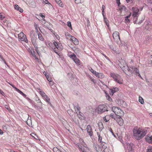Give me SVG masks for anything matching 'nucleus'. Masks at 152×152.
I'll return each mask as SVG.
<instances>
[{"mask_svg":"<svg viewBox=\"0 0 152 152\" xmlns=\"http://www.w3.org/2000/svg\"><path fill=\"white\" fill-rule=\"evenodd\" d=\"M133 136L137 140L142 139L147 133V131L145 129L139 128L134 129L133 130Z\"/></svg>","mask_w":152,"mask_h":152,"instance_id":"obj_1","label":"nucleus"},{"mask_svg":"<svg viewBox=\"0 0 152 152\" xmlns=\"http://www.w3.org/2000/svg\"><path fill=\"white\" fill-rule=\"evenodd\" d=\"M126 72L129 74L130 75H132L133 73L134 75L138 76L142 79V77L139 73V69L134 66H131L129 67L128 66V68L126 69Z\"/></svg>","mask_w":152,"mask_h":152,"instance_id":"obj_2","label":"nucleus"},{"mask_svg":"<svg viewBox=\"0 0 152 152\" xmlns=\"http://www.w3.org/2000/svg\"><path fill=\"white\" fill-rule=\"evenodd\" d=\"M110 76L112 77L113 80L115 82L122 84L123 83V80L119 74L114 72H111L110 74Z\"/></svg>","mask_w":152,"mask_h":152,"instance_id":"obj_3","label":"nucleus"},{"mask_svg":"<svg viewBox=\"0 0 152 152\" xmlns=\"http://www.w3.org/2000/svg\"><path fill=\"white\" fill-rule=\"evenodd\" d=\"M112 110L116 115H118L117 117H120L123 115L124 114V112L120 108L115 106L113 107Z\"/></svg>","mask_w":152,"mask_h":152,"instance_id":"obj_4","label":"nucleus"},{"mask_svg":"<svg viewBox=\"0 0 152 152\" xmlns=\"http://www.w3.org/2000/svg\"><path fill=\"white\" fill-rule=\"evenodd\" d=\"M96 110L99 114H101L105 111H107V107L104 104L99 105L96 108Z\"/></svg>","mask_w":152,"mask_h":152,"instance_id":"obj_5","label":"nucleus"},{"mask_svg":"<svg viewBox=\"0 0 152 152\" xmlns=\"http://www.w3.org/2000/svg\"><path fill=\"white\" fill-rule=\"evenodd\" d=\"M97 135L98 137V141L102 143V149H103L104 152H108L107 151L109 150L108 148H107V146L105 145V143L104 141L102 140V137H101L99 132L97 133Z\"/></svg>","mask_w":152,"mask_h":152,"instance_id":"obj_6","label":"nucleus"},{"mask_svg":"<svg viewBox=\"0 0 152 152\" xmlns=\"http://www.w3.org/2000/svg\"><path fill=\"white\" fill-rule=\"evenodd\" d=\"M118 65L122 69L123 71L126 74L127 73H126L127 68H128V66L127 64L124 61H119L118 64Z\"/></svg>","mask_w":152,"mask_h":152,"instance_id":"obj_7","label":"nucleus"},{"mask_svg":"<svg viewBox=\"0 0 152 152\" xmlns=\"http://www.w3.org/2000/svg\"><path fill=\"white\" fill-rule=\"evenodd\" d=\"M26 99L28 100V101L30 102L33 106L35 108H37L42 109V103L40 101L38 103L39 106H37L36 105L35 103L33 100H31L28 97H26Z\"/></svg>","mask_w":152,"mask_h":152,"instance_id":"obj_8","label":"nucleus"},{"mask_svg":"<svg viewBox=\"0 0 152 152\" xmlns=\"http://www.w3.org/2000/svg\"><path fill=\"white\" fill-rule=\"evenodd\" d=\"M113 36L115 41L118 43L120 42L121 41L120 38L119 36V33L118 32L115 31L113 34Z\"/></svg>","mask_w":152,"mask_h":152,"instance_id":"obj_9","label":"nucleus"},{"mask_svg":"<svg viewBox=\"0 0 152 152\" xmlns=\"http://www.w3.org/2000/svg\"><path fill=\"white\" fill-rule=\"evenodd\" d=\"M86 129L88 135L91 137H92L93 136V132L91 126L90 125H88L87 126Z\"/></svg>","mask_w":152,"mask_h":152,"instance_id":"obj_10","label":"nucleus"},{"mask_svg":"<svg viewBox=\"0 0 152 152\" xmlns=\"http://www.w3.org/2000/svg\"><path fill=\"white\" fill-rule=\"evenodd\" d=\"M126 145L127 146V148L129 152H134L133 148L134 147V145L132 143H129L128 142H126Z\"/></svg>","mask_w":152,"mask_h":152,"instance_id":"obj_11","label":"nucleus"},{"mask_svg":"<svg viewBox=\"0 0 152 152\" xmlns=\"http://www.w3.org/2000/svg\"><path fill=\"white\" fill-rule=\"evenodd\" d=\"M133 13L132 16L134 17H137L138 16V12L139 11V10L136 7H133L132 8Z\"/></svg>","mask_w":152,"mask_h":152,"instance_id":"obj_12","label":"nucleus"},{"mask_svg":"<svg viewBox=\"0 0 152 152\" xmlns=\"http://www.w3.org/2000/svg\"><path fill=\"white\" fill-rule=\"evenodd\" d=\"M78 148L81 152H89V149L88 147H83L80 145H78Z\"/></svg>","mask_w":152,"mask_h":152,"instance_id":"obj_13","label":"nucleus"},{"mask_svg":"<svg viewBox=\"0 0 152 152\" xmlns=\"http://www.w3.org/2000/svg\"><path fill=\"white\" fill-rule=\"evenodd\" d=\"M31 42L32 44L34 45L35 48H37V43H36V38L35 37H31Z\"/></svg>","mask_w":152,"mask_h":152,"instance_id":"obj_14","label":"nucleus"},{"mask_svg":"<svg viewBox=\"0 0 152 152\" xmlns=\"http://www.w3.org/2000/svg\"><path fill=\"white\" fill-rule=\"evenodd\" d=\"M118 117V118L116 119V121L118 122V124L120 126H122L124 124V121L123 119L122 118H121V117Z\"/></svg>","mask_w":152,"mask_h":152,"instance_id":"obj_15","label":"nucleus"},{"mask_svg":"<svg viewBox=\"0 0 152 152\" xmlns=\"http://www.w3.org/2000/svg\"><path fill=\"white\" fill-rule=\"evenodd\" d=\"M70 40L72 41L75 45H77L79 44V42L77 39L73 36L71 38Z\"/></svg>","mask_w":152,"mask_h":152,"instance_id":"obj_16","label":"nucleus"},{"mask_svg":"<svg viewBox=\"0 0 152 152\" xmlns=\"http://www.w3.org/2000/svg\"><path fill=\"white\" fill-rule=\"evenodd\" d=\"M43 98L48 103L51 107H52V105L50 102V99L47 95H46L43 97Z\"/></svg>","mask_w":152,"mask_h":152,"instance_id":"obj_17","label":"nucleus"},{"mask_svg":"<svg viewBox=\"0 0 152 152\" xmlns=\"http://www.w3.org/2000/svg\"><path fill=\"white\" fill-rule=\"evenodd\" d=\"M146 141L150 143H152V135L151 136L147 135L145 137Z\"/></svg>","mask_w":152,"mask_h":152,"instance_id":"obj_18","label":"nucleus"},{"mask_svg":"<svg viewBox=\"0 0 152 152\" xmlns=\"http://www.w3.org/2000/svg\"><path fill=\"white\" fill-rule=\"evenodd\" d=\"M80 143H78L77 145V146H78V145H80L81 146H83V147H86L87 146L86 145L85 143L84 142L82 138H80L79 139Z\"/></svg>","mask_w":152,"mask_h":152,"instance_id":"obj_19","label":"nucleus"},{"mask_svg":"<svg viewBox=\"0 0 152 152\" xmlns=\"http://www.w3.org/2000/svg\"><path fill=\"white\" fill-rule=\"evenodd\" d=\"M95 76L99 78H103L104 77V75L102 73L96 72L94 74Z\"/></svg>","mask_w":152,"mask_h":152,"instance_id":"obj_20","label":"nucleus"},{"mask_svg":"<svg viewBox=\"0 0 152 152\" xmlns=\"http://www.w3.org/2000/svg\"><path fill=\"white\" fill-rule=\"evenodd\" d=\"M14 8L15 10H18L21 13L23 12V9L20 7L17 4H15L14 5Z\"/></svg>","mask_w":152,"mask_h":152,"instance_id":"obj_21","label":"nucleus"},{"mask_svg":"<svg viewBox=\"0 0 152 152\" xmlns=\"http://www.w3.org/2000/svg\"><path fill=\"white\" fill-rule=\"evenodd\" d=\"M19 39L22 41H24L26 43H27L28 42V39L26 38V36L25 34H24L23 36L22 37H21Z\"/></svg>","mask_w":152,"mask_h":152,"instance_id":"obj_22","label":"nucleus"},{"mask_svg":"<svg viewBox=\"0 0 152 152\" xmlns=\"http://www.w3.org/2000/svg\"><path fill=\"white\" fill-rule=\"evenodd\" d=\"M119 7V9L120 11H126V8L125 7V6L123 5H119L118 6Z\"/></svg>","mask_w":152,"mask_h":152,"instance_id":"obj_23","label":"nucleus"},{"mask_svg":"<svg viewBox=\"0 0 152 152\" xmlns=\"http://www.w3.org/2000/svg\"><path fill=\"white\" fill-rule=\"evenodd\" d=\"M118 88L117 87L113 88L110 89V91L113 95L114 93L118 91Z\"/></svg>","mask_w":152,"mask_h":152,"instance_id":"obj_24","label":"nucleus"},{"mask_svg":"<svg viewBox=\"0 0 152 152\" xmlns=\"http://www.w3.org/2000/svg\"><path fill=\"white\" fill-rule=\"evenodd\" d=\"M10 85H11V86H12L13 87L15 88H16V90H17V91L20 94H21L22 95H23V96H24V97H26V95L25 94H24L22 91H21L20 90H19V89L16 88V87H14V86H12V85H11V84H10Z\"/></svg>","mask_w":152,"mask_h":152,"instance_id":"obj_25","label":"nucleus"},{"mask_svg":"<svg viewBox=\"0 0 152 152\" xmlns=\"http://www.w3.org/2000/svg\"><path fill=\"white\" fill-rule=\"evenodd\" d=\"M118 115L115 113H111L110 114V116L112 118L114 119L115 120H116L118 118L117 117Z\"/></svg>","mask_w":152,"mask_h":152,"instance_id":"obj_26","label":"nucleus"},{"mask_svg":"<svg viewBox=\"0 0 152 152\" xmlns=\"http://www.w3.org/2000/svg\"><path fill=\"white\" fill-rule=\"evenodd\" d=\"M69 57L70 58H72V59L73 61H74L76 58H77L75 55L74 53H73L71 55H69Z\"/></svg>","mask_w":152,"mask_h":152,"instance_id":"obj_27","label":"nucleus"},{"mask_svg":"<svg viewBox=\"0 0 152 152\" xmlns=\"http://www.w3.org/2000/svg\"><path fill=\"white\" fill-rule=\"evenodd\" d=\"M98 126L99 127V130L100 131H101L102 130V129L104 128L103 126V124L102 122L99 123L98 124Z\"/></svg>","mask_w":152,"mask_h":152,"instance_id":"obj_28","label":"nucleus"},{"mask_svg":"<svg viewBox=\"0 0 152 152\" xmlns=\"http://www.w3.org/2000/svg\"><path fill=\"white\" fill-rule=\"evenodd\" d=\"M55 1L60 7H63V3L60 0H55Z\"/></svg>","mask_w":152,"mask_h":152,"instance_id":"obj_29","label":"nucleus"},{"mask_svg":"<svg viewBox=\"0 0 152 152\" xmlns=\"http://www.w3.org/2000/svg\"><path fill=\"white\" fill-rule=\"evenodd\" d=\"M38 39L41 41H43L44 39L43 38L42 34L39 32L37 33Z\"/></svg>","mask_w":152,"mask_h":152,"instance_id":"obj_30","label":"nucleus"},{"mask_svg":"<svg viewBox=\"0 0 152 152\" xmlns=\"http://www.w3.org/2000/svg\"><path fill=\"white\" fill-rule=\"evenodd\" d=\"M139 102L142 104H143L144 103L143 99L140 96H139Z\"/></svg>","mask_w":152,"mask_h":152,"instance_id":"obj_31","label":"nucleus"},{"mask_svg":"<svg viewBox=\"0 0 152 152\" xmlns=\"http://www.w3.org/2000/svg\"><path fill=\"white\" fill-rule=\"evenodd\" d=\"M104 18V22L106 23L107 26H109V24L108 23V20L107 18L105 17V16L104 15V16H103Z\"/></svg>","mask_w":152,"mask_h":152,"instance_id":"obj_32","label":"nucleus"},{"mask_svg":"<svg viewBox=\"0 0 152 152\" xmlns=\"http://www.w3.org/2000/svg\"><path fill=\"white\" fill-rule=\"evenodd\" d=\"M62 150L59 149L57 148H54L53 151L54 152H62Z\"/></svg>","mask_w":152,"mask_h":152,"instance_id":"obj_33","label":"nucleus"},{"mask_svg":"<svg viewBox=\"0 0 152 152\" xmlns=\"http://www.w3.org/2000/svg\"><path fill=\"white\" fill-rule=\"evenodd\" d=\"M39 93L43 98L46 95L45 93L43 91H41V90H39Z\"/></svg>","mask_w":152,"mask_h":152,"instance_id":"obj_34","label":"nucleus"},{"mask_svg":"<svg viewBox=\"0 0 152 152\" xmlns=\"http://www.w3.org/2000/svg\"><path fill=\"white\" fill-rule=\"evenodd\" d=\"M73 61L77 65H80V60L77 58Z\"/></svg>","mask_w":152,"mask_h":152,"instance_id":"obj_35","label":"nucleus"},{"mask_svg":"<svg viewBox=\"0 0 152 152\" xmlns=\"http://www.w3.org/2000/svg\"><path fill=\"white\" fill-rule=\"evenodd\" d=\"M75 108L76 109H77V113H78V111L79 110V105L78 104H77L74 106Z\"/></svg>","mask_w":152,"mask_h":152,"instance_id":"obj_36","label":"nucleus"},{"mask_svg":"<svg viewBox=\"0 0 152 152\" xmlns=\"http://www.w3.org/2000/svg\"><path fill=\"white\" fill-rule=\"evenodd\" d=\"M146 152H152V146H149L147 149Z\"/></svg>","mask_w":152,"mask_h":152,"instance_id":"obj_37","label":"nucleus"},{"mask_svg":"<svg viewBox=\"0 0 152 152\" xmlns=\"http://www.w3.org/2000/svg\"><path fill=\"white\" fill-rule=\"evenodd\" d=\"M53 44L58 49L59 48V47L58 45V42H53Z\"/></svg>","mask_w":152,"mask_h":152,"instance_id":"obj_38","label":"nucleus"},{"mask_svg":"<svg viewBox=\"0 0 152 152\" xmlns=\"http://www.w3.org/2000/svg\"><path fill=\"white\" fill-rule=\"evenodd\" d=\"M75 3L76 4H78L81 3V2H83V0H75Z\"/></svg>","mask_w":152,"mask_h":152,"instance_id":"obj_39","label":"nucleus"},{"mask_svg":"<svg viewBox=\"0 0 152 152\" xmlns=\"http://www.w3.org/2000/svg\"><path fill=\"white\" fill-rule=\"evenodd\" d=\"M30 36L31 38V37H33V36H34V32L33 31H31L30 33Z\"/></svg>","mask_w":152,"mask_h":152,"instance_id":"obj_40","label":"nucleus"},{"mask_svg":"<svg viewBox=\"0 0 152 152\" xmlns=\"http://www.w3.org/2000/svg\"><path fill=\"white\" fill-rule=\"evenodd\" d=\"M89 69L92 73H93L94 75L96 72L95 71L93 70L91 67L89 68Z\"/></svg>","mask_w":152,"mask_h":152,"instance_id":"obj_41","label":"nucleus"},{"mask_svg":"<svg viewBox=\"0 0 152 152\" xmlns=\"http://www.w3.org/2000/svg\"><path fill=\"white\" fill-rule=\"evenodd\" d=\"M46 77L49 81H51V80H52V78L49 76V75H46Z\"/></svg>","mask_w":152,"mask_h":152,"instance_id":"obj_42","label":"nucleus"},{"mask_svg":"<svg viewBox=\"0 0 152 152\" xmlns=\"http://www.w3.org/2000/svg\"><path fill=\"white\" fill-rule=\"evenodd\" d=\"M90 79L94 84H95L96 83V80L94 79H93L91 76L89 77Z\"/></svg>","mask_w":152,"mask_h":152,"instance_id":"obj_43","label":"nucleus"},{"mask_svg":"<svg viewBox=\"0 0 152 152\" xmlns=\"http://www.w3.org/2000/svg\"><path fill=\"white\" fill-rule=\"evenodd\" d=\"M24 34L22 32H21L18 35L19 39H20V38L21 37H23V36Z\"/></svg>","mask_w":152,"mask_h":152,"instance_id":"obj_44","label":"nucleus"},{"mask_svg":"<svg viewBox=\"0 0 152 152\" xmlns=\"http://www.w3.org/2000/svg\"><path fill=\"white\" fill-rule=\"evenodd\" d=\"M105 6L104 5H102V12L103 16H104V10Z\"/></svg>","mask_w":152,"mask_h":152,"instance_id":"obj_45","label":"nucleus"},{"mask_svg":"<svg viewBox=\"0 0 152 152\" xmlns=\"http://www.w3.org/2000/svg\"><path fill=\"white\" fill-rule=\"evenodd\" d=\"M67 25L68 26V27H69L71 29H72L71 22L70 21H68Z\"/></svg>","mask_w":152,"mask_h":152,"instance_id":"obj_46","label":"nucleus"},{"mask_svg":"<svg viewBox=\"0 0 152 152\" xmlns=\"http://www.w3.org/2000/svg\"><path fill=\"white\" fill-rule=\"evenodd\" d=\"M106 97L107 99L110 101H111L112 100V99L110 96L109 95H107L106 96Z\"/></svg>","mask_w":152,"mask_h":152,"instance_id":"obj_47","label":"nucleus"},{"mask_svg":"<svg viewBox=\"0 0 152 152\" xmlns=\"http://www.w3.org/2000/svg\"><path fill=\"white\" fill-rule=\"evenodd\" d=\"M0 60L4 62L5 64H6V62H5L4 58L0 54Z\"/></svg>","mask_w":152,"mask_h":152,"instance_id":"obj_48","label":"nucleus"},{"mask_svg":"<svg viewBox=\"0 0 152 152\" xmlns=\"http://www.w3.org/2000/svg\"><path fill=\"white\" fill-rule=\"evenodd\" d=\"M65 34L66 36L70 37L71 38L72 37V36L67 32H65Z\"/></svg>","mask_w":152,"mask_h":152,"instance_id":"obj_49","label":"nucleus"},{"mask_svg":"<svg viewBox=\"0 0 152 152\" xmlns=\"http://www.w3.org/2000/svg\"><path fill=\"white\" fill-rule=\"evenodd\" d=\"M31 54L32 55V56L35 58L36 57H37V56H36V55L35 54V52L33 51V52L32 51H31Z\"/></svg>","mask_w":152,"mask_h":152,"instance_id":"obj_50","label":"nucleus"},{"mask_svg":"<svg viewBox=\"0 0 152 152\" xmlns=\"http://www.w3.org/2000/svg\"><path fill=\"white\" fill-rule=\"evenodd\" d=\"M35 48V50L36 51L37 53L38 54V55H39V56H40V53L39 51L38 50V47H37V48Z\"/></svg>","mask_w":152,"mask_h":152,"instance_id":"obj_51","label":"nucleus"},{"mask_svg":"<svg viewBox=\"0 0 152 152\" xmlns=\"http://www.w3.org/2000/svg\"><path fill=\"white\" fill-rule=\"evenodd\" d=\"M5 17L2 15L1 13H0V20H2Z\"/></svg>","mask_w":152,"mask_h":152,"instance_id":"obj_52","label":"nucleus"},{"mask_svg":"<svg viewBox=\"0 0 152 152\" xmlns=\"http://www.w3.org/2000/svg\"><path fill=\"white\" fill-rule=\"evenodd\" d=\"M49 85L50 86H53L54 83V82L52 81V80H51V81H49Z\"/></svg>","mask_w":152,"mask_h":152,"instance_id":"obj_53","label":"nucleus"},{"mask_svg":"<svg viewBox=\"0 0 152 152\" xmlns=\"http://www.w3.org/2000/svg\"><path fill=\"white\" fill-rule=\"evenodd\" d=\"M125 23H127L130 22V20L129 19L125 18Z\"/></svg>","mask_w":152,"mask_h":152,"instance_id":"obj_54","label":"nucleus"},{"mask_svg":"<svg viewBox=\"0 0 152 152\" xmlns=\"http://www.w3.org/2000/svg\"><path fill=\"white\" fill-rule=\"evenodd\" d=\"M77 113V114L78 115H80V116L83 117V113H81L79 110L78 111V113Z\"/></svg>","mask_w":152,"mask_h":152,"instance_id":"obj_55","label":"nucleus"},{"mask_svg":"<svg viewBox=\"0 0 152 152\" xmlns=\"http://www.w3.org/2000/svg\"><path fill=\"white\" fill-rule=\"evenodd\" d=\"M116 2L117 4L118 5V6H119V5L121 4L120 2V0H116Z\"/></svg>","mask_w":152,"mask_h":152,"instance_id":"obj_56","label":"nucleus"},{"mask_svg":"<svg viewBox=\"0 0 152 152\" xmlns=\"http://www.w3.org/2000/svg\"><path fill=\"white\" fill-rule=\"evenodd\" d=\"M103 120L105 122H107L109 120H107L106 119V116L103 117Z\"/></svg>","mask_w":152,"mask_h":152,"instance_id":"obj_57","label":"nucleus"},{"mask_svg":"<svg viewBox=\"0 0 152 152\" xmlns=\"http://www.w3.org/2000/svg\"><path fill=\"white\" fill-rule=\"evenodd\" d=\"M110 131L112 133V134H113V135L115 137V135L114 134L112 131V130L111 128H110Z\"/></svg>","mask_w":152,"mask_h":152,"instance_id":"obj_58","label":"nucleus"},{"mask_svg":"<svg viewBox=\"0 0 152 152\" xmlns=\"http://www.w3.org/2000/svg\"><path fill=\"white\" fill-rule=\"evenodd\" d=\"M43 1L46 4H50L47 0H43Z\"/></svg>","mask_w":152,"mask_h":152,"instance_id":"obj_59","label":"nucleus"},{"mask_svg":"<svg viewBox=\"0 0 152 152\" xmlns=\"http://www.w3.org/2000/svg\"><path fill=\"white\" fill-rule=\"evenodd\" d=\"M148 3L150 4H152V0H147Z\"/></svg>","mask_w":152,"mask_h":152,"instance_id":"obj_60","label":"nucleus"},{"mask_svg":"<svg viewBox=\"0 0 152 152\" xmlns=\"http://www.w3.org/2000/svg\"><path fill=\"white\" fill-rule=\"evenodd\" d=\"M87 27H88L90 25V23L89 20H87Z\"/></svg>","mask_w":152,"mask_h":152,"instance_id":"obj_61","label":"nucleus"},{"mask_svg":"<svg viewBox=\"0 0 152 152\" xmlns=\"http://www.w3.org/2000/svg\"><path fill=\"white\" fill-rule=\"evenodd\" d=\"M39 15L41 16L42 18H45V16L44 15H43L42 13H40L39 14Z\"/></svg>","mask_w":152,"mask_h":152,"instance_id":"obj_62","label":"nucleus"},{"mask_svg":"<svg viewBox=\"0 0 152 152\" xmlns=\"http://www.w3.org/2000/svg\"><path fill=\"white\" fill-rule=\"evenodd\" d=\"M119 138L120 139V140L121 141V142L124 144V142H123V141L122 140V138L121 137H119Z\"/></svg>","mask_w":152,"mask_h":152,"instance_id":"obj_63","label":"nucleus"},{"mask_svg":"<svg viewBox=\"0 0 152 152\" xmlns=\"http://www.w3.org/2000/svg\"><path fill=\"white\" fill-rule=\"evenodd\" d=\"M143 21V20H140V21L138 22V24H141L142 22Z\"/></svg>","mask_w":152,"mask_h":152,"instance_id":"obj_64","label":"nucleus"}]
</instances>
